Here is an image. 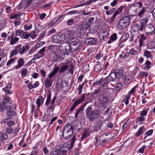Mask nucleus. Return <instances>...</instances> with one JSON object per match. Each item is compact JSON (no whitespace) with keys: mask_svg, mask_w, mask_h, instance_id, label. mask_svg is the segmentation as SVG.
<instances>
[{"mask_svg":"<svg viewBox=\"0 0 155 155\" xmlns=\"http://www.w3.org/2000/svg\"><path fill=\"white\" fill-rule=\"evenodd\" d=\"M122 85L120 83H118L117 84L115 87V89L116 91H119L122 88Z\"/></svg>","mask_w":155,"mask_h":155,"instance_id":"64","label":"nucleus"},{"mask_svg":"<svg viewBox=\"0 0 155 155\" xmlns=\"http://www.w3.org/2000/svg\"><path fill=\"white\" fill-rule=\"evenodd\" d=\"M129 54L132 55H135L137 54V51L133 48H131L129 52Z\"/></svg>","mask_w":155,"mask_h":155,"instance_id":"51","label":"nucleus"},{"mask_svg":"<svg viewBox=\"0 0 155 155\" xmlns=\"http://www.w3.org/2000/svg\"><path fill=\"white\" fill-rule=\"evenodd\" d=\"M117 15L115 14L114 13L112 16L110 18L109 23L110 24H111L113 23V22L114 21V19L115 18Z\"/></svg>","mask_w":155,"mask_h":155,"instance_id":"58","label":"nucleus"},{"mask_svg":"<svg viewBox=\"0 0 155 155\" xmlns=\"http://www.w3.org/2000/svg\"><path fill=\"white\" fill-rule=\"evenodd\" d=\"M73 131L71 130L68 132H62V135L64 138L68 139L70 138L72 136Z\"/></svg>","mask_w":155,"mask_h":155,"instance_id":"17","label":"nucleus"},{"mask_svg":"<svg viewBox=\"0 0 155 155\" xmlns=\"http://www.w3.org/2000/svg\"><path fill=\"white\" fill-rule=\"evenodd\" d=\"M0 138L1 139V140L3 142L8 139V136L7 134L5 133H1L0 134Z\"/></svg>","mask_w":155,"mask_h":155,"instance_id":"32","label":"nucleus"},{"mask_svg":"<svg viewBox=\"0 0 155 155\" xmlns=\"http://www.w3.org/2000/svg\"><path fill=\"white\" fill-rule=\"evenodd\" d=\"M75 140L74 136L71 140L68 141L67 145L60 144L50 152V155H67L68 150L73 148Z\"/></svg>","mask_w":155,"mask_h":155,"instance_id":"1","label":"nucleus"},{"mask_svg":"<svg viewBox=\"0 0 155 155\" xmlns=\"http://www.w3.org/2000/svg\"><path fill=\"white\" fill-rule=\"evenodd\" d=\"M32 148V151L29 155H38V153H39V151L38 148L35 146Z\"/></svg>","mask_w":155,"mask_h":155,"instance_id":"31","label":"nucleus"},{"mask_svg":"<svg viewBox=\"0 0 155 155\" xmlns=\"http://www.w3.org/2000/svg\"><path fill=\"white\" fill-rule=\"evenodd\" d=\"M6 132L8 134H12L13 131V128L11 127H8L6 129Z\"/></svg>","mask_w":155,"mask_h":155,"instance_id":"57","label":"nucleus"},{"mask_svg":"<svg viewBox=\"0 0 155 155\" xmlns=\"http://www.w3.org/2000/svg\"><path fill=\"white\" fill-rule=\"evenodd\" d=\"M101 91V87H99L97 89H95L94 91L91 93V95L94 96L95 95H97V94H99L100 93Z\"/></svg>","mask_w":155,"mask_h":155,"instance_id":"34","label":"nucleus"},{"mask_svg":"<svg viewBox=\"0 0 155 155\" xmlns=\"http://www.w3.org/2000/svg\"><path fill=\"white\" fill-rule=\"evenodd\" d=\"M144 56H145L147 58H150L152 56L151 53L150 52L147 50L144 51Z\"/></svg>","mask_w":155,"mask_h":155,"instance_id":"49","label":"nucleus"},{"mask_svg":"<svg viewBox=\"0 0 155 155\" xmlns=\"http://www.w3.org/2000/svg\"><path fill=\"white\" fill-rule=\"evenodd\" d=\"M51 92H50L49 94L47 95L46 101L45 104V105L46 106H48L51 101Z\"/></svg>","mask_w":155,"mask_h":155,"instance_id":"35","label":"nucleus"},{"mask_svg":"<svg viewBox=\"0 0 155 155\" xmlns=\"http://www.w3.org/2000/svg\"><path fill=\"white\" fill-rule=\"evenodd\" d=\"M98 100L101 104L103 105L112 101L111 93L107 90H102L99 94Z\"/></svg>","mask_w":155,"mask_h":155,"instance_id":"2","label":"nucleus"},{"mask_svg":"<svg viewBox=\"0 0 155 155\" xmlns=\"http://www.w3.org/2000/svg\"><path fill=\"white\" fill-rule=\"evenodd\" d=\"M85 112L86 118L91 122L98 118L100 115L99 110L97 109L93 110L90 106L86 109Z\"/></svg>","mask_w":155,"mask_h":155,"instance_id":"3","label":"nucleus"},{"mask_svg":"<svg viewBox=\"0 0 155 155\" xmlns=\"http://www.w3.org/2000/svg\"><path fill=\"white\" fill-rule=\"evenodd\" d=\"M97 41V39L95 38H87L84 40V43L87 45H96Z\"/></svg>","mask_w":155,"mask_h":155,"instance_id":"9","label":"nucleus"},{"mask_svg":"<svg viewBox=\"0 0 155 155\" xmlns=\"http://www.w3.org/2000/svg\"><path fill=\"white\" fill-rule=\"evenodd\" d=\"M130 18L128 16L123 17L119 20L117 26L120 30H123L127 27L130 24Z\"/></svg>","mask_w":155,"mask_h":155,"instance_id":"4","label":"nucleus"},{"mask_svg":"<svg viewBox=\"0 0 155 155\" xmlns=\"http://www.w3.org/2000/svg\"><path fill=\"white\" fill-rule=\"evenodd\" d=\"M91 132V130L89 129L85 130L84 133L82 135L81 140H82L87 137L89 136Z\"/></svg>","mask_w":155,"mask_h":155,"instance_id":"26","label":"nucleus"},{"mask_svg":"<svg viewBox=\"0 0 155 155\" xmlns=\"http://www.w3.org/2000/svg\"><path fill=\"white\" fill-rule=\"evenodd\" d=\"M97 64L95 65L94 68V71L97 72H100L102 70V68L100 64V63L99 61H97Z\"/></svg>","mask_w":155,"mask_h":155,"instance_id":"27","label":"nucleus"},{"mask_svg":"<svg viewBox=\"0 0 155 155\" xmlns=\"http://www.w3.org/2000/svg\"><path fill=\"white\" fill-rule=\"evenodd\" d=\"M117 38V34L116 33H114L111 35L110 39L108 41L107 43L108 44L111 43L112 41L116 40Z\"/></svg>","mask_w":155,"mask_h":155,"instance_id":"29","label":"nucleus"},{"mask_svg":"<svg viewBox=\"0 0 155 155\" xmlns=\"http://www.w3.org/2000/svg\"><path fill=\"white\" fill-rule=\"evenodd\" d=\"M65 38V35L63 34H56L52 36V39L53 42L58 44L64 41Z\"/></svg>","mask_w":155,"mask_h":155,"instance_id":"5","label":"nucleus"},{"mask_svg":"<svg viewBox=\"0 0 155 155\" xmlns=\"http://www.w3.org/2000/svg\"><path fill=\"white\" fill-rule=\"evenodd\" d=\"M28 70L25 68H22L21 71V75L22 77H25L28 74Z\"/></svg>","mask_w":155,"mask_h":155,"instance_id":"47","label":"nucleus"},{"mask_svg":"<svg viewBox=\"0 0 155 155\" xmlns=\"http://www.w3.org/2000/svg\"><path fill=\"white\" fill-rule=\"evenodd\" d=\"M80 45V43L78 41H72L70 45H69L70 50L73 52L76 51L78 49Z\"/></svg>","mask_w":155,"mask_h":155,"instance_id":"10","label":"nucleus"},{"mask_svg":"<svg viewBox=\"0 0 155 155\" xmlns=\"http://www.w3.org/2000/svg\"><path fill=\"white\" fill-rule=\"evenodd\" d=\"M18 53V52L17 50V49H16V47H15V50H13L10 53V58H11L14 55L17 54Z\"/></svg>","mask_w":155,"mask_h":155,"instance_id":"53","label":"nucleus"},{"mask_svg":"<svg viewBox=\"0 0 155 155\" xmlns=\"http://www.w3.org/2000/svg\"><path fill=\"white\" fill-rule=\"evenodd\" d=\"M35 29L38 32H39L42 30L43 27L42 25H40L39 24L37 23L35 24Z\"/></svg>","mask_w":155,"mask_h":155,"instance_id":"44","label":"nucleus"},{"mask_svg":"<svg viewBox=\"0 0 155 155\" xmlns=\"http://www.w3.org/2000/svg\"><path fill=\"white\" fill-rule=\"evenodd\" d=\"M124 6L121 5L119 8H118L117 11L115 12L114 13L116 15H117L119 14H120L123 11L124 8Z\"/></svg>","mask_w":155,"mask_h":155,"instance_id":"43","label":"nucleus"},{"mask_svg":"<svg viewBox=\"0 0 155 155\" xmlns=\"http://www.w3.org/2000/svg\"><path fill=\"white\" fill-rule=\"evenodd\" d=\"M30 37L29 34L28 33L26 32H24L22 37L21 38L23 39H25L26 40L28 39L29 37Z\"/></svg>","mask_w":155,"mask_h":155,"instance_id":"56","label":"nucleus"},{"mask_svg":"<svg viewBox=\"0 0 155 155\" xmlns=\"http://www.w3.org/2000/svg\"><path fill=\"white\" fill-rule=\"evenodd\" d=\"M137 87V86H135L131 90L129 91L128 94V95H132L133 93L135 91L136 89V88Z\"/></svg>","mask_w":155,"mask_h":155,"instance_id":"61","label":"nucleus"},{"mask_svg":"<svg viewBox=\"0 0 155 155\" xmlns=\"http://www.w3.org/2000/svg\"><path fill=\"white\" fill-rule=\"evenodd\" d=\"M44 99L42 96H39L36 101V103L37 104V108H39L41 105L43 104Z\"/></svg>","mask_w":155,"mask_h":155,"instance_id":"24","label":"nucleus"},{"mask_svg":"<svg viewBox=\"0 0 155 155\" xmlns=\"http://www.w3.org/2000/svg\"><path fill=\"white\" fill-rule=\"evenodd\" d=\"M2 102L4 103V104H5L6 105L8 104V103L9 104H11L12 103V101H10V98L9 97L7 96L3 98V102Z\"/></svg>","mask_w":155,"mask_h":155,"instance_id":"33","label":"nucleus"},{"mask_svg":"<svg viewBox=\"0 0 155 155\" xmlns=\"http://www.w3.org/2000/svg\"><path fill=\"white\" fill-rule=\"evenodd\" d=\"M18 64L15 66L13 69H18L21 68L24 64V61L22 58L19 59L18 61Z\"/></svg>","mask_w":155,"mask_h":155,"instance_id":"20","label":"nucleus"},{"mask_svg":"<svg viewBox=\"0 0 155 155\" xmlns=\"http://www.w3.org/2000/svg\"><path fill=\"white\" fill-rule=\"evenodd\" d=\"M88 103V102H85L83 105L80 107L79 108L76 110L77 111L75 114V117L76 118L78 117L79 113H81L83 111L84 107Z\"/></svg>","mask_w":155,"mask_h":155,"instance_id":"15","label":"nucleus"},{"mask_svg":"<svg viewBox=\"0 0 155 155\" xmlns=\"http://www.w3.org/2000/svg\"><path fill=\"white\" fill-rule=\"evenodd\" d=\"M71 130L74 131L73 126L70 124H67L63 127L62 132H68Z\"/></svg>","mask_w":155,"mask_h":155,"instance_id":"19","label":"nucleus"},{"mask_svg":"<svg viewBox=\"0 0 155 155\" xmlns=\"http://www.w3.org/2000/svg\"><path fill=\"white\" fill-rule=\"evenodd\" d=\"M89 28V25L87 23L83 24L81 27L80 29V32L81 33H84Z\"/></svg>","mask_w":155,"mask_h":155,"instance_id":"30","label":"nucleus"},{"mask_svg":"<svg viewBox=\"0 0 155 155\" xmlns=\"http://www.w3.org/2000/svg\"><path fill=\"white\" fill-rule=\"evenodd\" d=\"M147 48L149 49H155V42H152L149 43L148 45Z\"/></svg>","mask_w":155,"mask_h":155,"instance_id":"45","label":"nucleus"},{"mask_svg":"<svg viewBox=\"0 0 155 155\" xmlns=\"http://www.w3.org/2000/svg\"><path fill=\"white\" fill-rule=\"evenodd\" d=\"M60 56L57 54L55 51H53L51 54V61L53 63L58 61Z\"/></svg>","mask_w":155,"mask_h":155,"instance_id":"14","label":"nucleus"},{"mask_svg":"<svg viewBox=\"0 0 155 155\" xmlns=\"http://www.w3.org/2000/svg\"><path fill=\"white\" fill-rule=\"evenodd\" d=\"M123 69L121 68H117L115 70L114 73L117 76L118 80H119L121 77L123 75Z\"/></svg>","mask_w":155,"mask_h":155,"instance_id":"18","label":"nucleus"},{"mask_svg":"<svg viewBox=\"0 0 155 155\" xmlns=\"http://www.w3.org/2000/svg\"><path fill=\"white\" fill-rule=\"evenodd\" d=\"M106 78L110 82L114 81L117 79H118L117 76L114 72H111L109 75Z\"/></svg>","mask_w":155,"mask_h":155,"instance_id":"16","label":"nucleus"},{"mask_svg":"<svg viewBox=\"0 0 155 155\" xmlns=\"http://www.w3.org/2000/svg\"><path fill=\"white\" fill-rule=\"evenodd\" d=\"M52 81L51 79L47 78L46 81H45V87L47 88H49L52 84Z\"/></svg>","mask_w":155,"mask_h":155,"instance_id":"28","label":"nucleus"},{"mask_svg":"<svg viewBox=\"0 0 155 155\" xmlns=\"http://www.w3.org/2000/svg\"><path fill=\"white\" fill-rule=\"evenodd\" d=\"M81 125L80 124L77 123L76 124L74 125V127L73 126V130H77L78 132H79L80 131V130H81Z\"/></svg>","mask_w":155,"mask_h":155,"instance_id":"40","label":"nucleus"},{"mask_svg":"<svg viewBox=\"0 0 155 155\" xmlns=\"http://www.w3.org/2000/svg\"><path fill=\"white\" fill-rule=\"evenodd\" d=\"M68 65H64L62 67H61L60 69L59 73L60 74L62 73V72H64L65 70H66L68 68Z\"/></svg>","mask_w":155,"mask_h":155,"instance_id":"46","label":"nucleus"},{"mask_svg":"<svg viewBox=\"0 0 155 155\" xmlns=\"http://www.w3.org/2000/svg\"><path fill=\"white\" fill-rule=\"evenodd\" d=\"M56 99V96H54V97L51 100V104L48 107V109L50 110H51L52 109H54V105L55 103V101Z\"/></svg>","mask_w":155,"mask_h":155,"instance_id":"36","label":"nucleus"},{"mask_svg":"<svg viewBox=\"0 0 155 155\" xmlns=\"http://www.w3.org/2000/svg\"><path fill=\"white\" fill-rule=\"evenodd\" d=\"M134 6H136V7H138V8H141L143 6L142 2H140L135 3V4L134 5Z\"/></svg>","mask_w":155,"mask_h":155,"instance_id":"62","label":"nucleus"},{"mask_svg":"<svg viewBox=\"0 0 155 155\" xmlns=\"http://www.w3.org/2000/svg\"><path fill=\"white\" fill-rule=\"evenodd\" d=\"M30 46L26 44L25 45L22 46L21 45H19L16 46V49L20 54H23L27 52L29 49Z\"/></svg>","mask_w":155,"mask_h":155,"instance_id":"6","label":"nucleus"},{"mask_svg":"<svg viewBox=\"0 0 155 155\" xmlns=\"http://www.w3.org/2000/svg\"><path fill=\"white\" fill-rule=\"evenodd\" d=\"M7 105L2 102L0 103V111L2 112L6 109V110Z\"/></svg>","mask_w":155,"mask_h":155,"instance_id":"41","label":"nucleus"},{"mask_svg":"<svg viewBox=\"0 0 155 155\" xmlns=\"http://www.w3.org/2000/svg\"><path fill=\"white\" fill-rule=\"evenodd\" d=\"M19 38L17 37L13 38L10 41V44L11 45H14L19 40Z\"/></svg>","mask_w":155,"mask_h":155,"instance_id":"50","label":"nucleus"},{"mask_svg":"<svg viewBox=\"0 0 155 155\" xmlns=\"http://www.w3.org/2000/svg\"><path fill=\"white\" fill-rule=\"evenodd\" d=\"M85 82H84L81 84H80L78 87V90L79 91V94H81L82 92L83 87L85 84Z\"/></svg>","mask_w":155,"mask_h":155,"instance_id":"55","label":"nucleus"},{"mask_svg":"<svg viewBox=\"0 0 155 155\" xmlns=\"http://www.w3.org/2000/svg\"><path fill=\"white\" fill-rule=\"evenodd\" d=\"M22 14L19 12L17 14H15L12 13L10 15V18L11 19L16 18L17 19H20V17L22 15Z\"/></svg>","mask_w":155,"mask_h":155,"instance_id":"25","label":"nucleus"},{"mask_svg":"<svg viewBox=\"0 0 155 155\" xmlns=\"http://www.w3.org/2000/svg\"><path fill=\"white\" fill-rule=\"evenodd\" d=\"M147 36L143 34H140V40L139 42V47H141L144 45L145 42L147 41Z\"/></svg>","mask_w":155,"mask_h":155,"instance_id":"13","label":"nucleus"},{"mask_svg":"<svg viewBox=\"0 0 155 155\" xmlns=\"http://www.w3.org/2000/svg\"><path fill=\"white\" fill-rule=\"evenodd\" d=\"M153 25L151 24H149L146 25L144 28V31L146 34L150 36L153 35H155Z\"/></svg>","mask_w":155,"mask_h":155,"instance_id":"7","label":"nucleus"},{"mask_svg":"<svg viewBox=\"0 0 155 155\" xmlns=\"http://www.w3.org/2000/svg\"><path fill=\"white\" fill-rule=\"evenodd\" d=\"M103 81L102 87L103 88H104V89H105V90H106V89L108 88V84L110 82L106 77L103 78Z\"/></svg>","mask_w":155,"mask_h":155,"instance_id":"23","label":"nucleus"},{"mask_svg":"<svg viewBox=\"0 0 155 155\" xmlns=\"http://www.w3.org/2000/svg\"><path fill=\"white\" fill-rule=\"evenodd\" d=\"M53 4V2H50L46 4L41 7V8L42 9H45V8L50 7Z\"/></svg>","mask_w":155,"mask_h":155,"instance_id":"59","label":"nucleus"},{"mask_svg":"<svg viewBox=\"0 0 155 155\" xmlns=\"http://www.w3.org/2000/svg\"><path fill=\"white\" fill-rule=\"evenodd\" d=\"M10 105L8 104L6 105V110H11V109L13 110L14 108L15 109L16 108V104H11Z\"/></svg>","mask_w":155,"mask_h":155,"instance_id":"48","label":"nucleus"},{"mask_svg":"<svg viewBox=\"0 0 155 155\" xmlns=\"http://www.w3.org/2000/svg\"><path fill=\"white\" fill-rule=\"evenodd\" d=\"M37 33L35 31H33L30 33V37H31L32 39H34L38 35Z\"/></svg>","mask_w":155,"mask_h":155,"instance_id":"52","label":"nucleus"},{"mask_svg":"<svg viewBox=\"0 0 155 155\" xmlns=\"http://www.w3.org/2000/svg\"><path fill=\"white\" fill-rule=\"evenodd\" d=\"M103 55L104 54L103 53H102L101 52H100L96 54L95 56V58L97 60H98L101 58L102 57Z\"/></svg>","mask_w":155,"mask_h":155,"instance_id":"54","label":"nucleus"},{"mask_svg":"<svg viewBox=\"0 0 155 155\" xmlns=\"http://www.w3.org/2000/svg\"><path fill=\"white\" fill-rule=\"evenodd\" d=\"M65 35L67 37V38L69 41L74 39V36L73 33L71 31L69 30L66 31Z\"/></svg>","mask_w":155,"mask_h":155,"instance_id":"22","label":"nucleus"},{"mask_svg":"<svg viewBox=\"0 0 155 155\" xmlns=\"http://www.w3.org/2000/svg\"><path fill=\"white\" fill-rule=\"evenodd\" d=\"M103 78H101L98 81H96L95 82H94L93 84V86L94 87H95L96 86H99L103 82Z\"/></svg>","mask_w":155,"mask_h":155,"instance_id":"38","label":"nucleus"},{"mask_svg":"<svg viewBox=\"0 0 155 155\" xmlns=\"http://www.w3.org/2000/svg\"><path fill=\"white\" fill-rule=\"evenodd\" d=\"M146 11V8L145 7H143L142 9L140 11H139L138 13V16L139 17H141L143 15V14Z\"/></svg>","mask_w":155,"mask_h":155,"instance_id":"42","label":"nucleus"},{"mask_svg":"<svg viewBox=\"0 0 155 155\" xmlns=\"http://www.w3.org/2000/svg\"><path fill=\"white\" fill-rule=\"evenodd\" d=\"M24 32L23 31L21 30H18L15 32V35L17 36H19L21 38Z\"/></svg>","mask_w":155,"mask_h":155,"instance_id":"39","label":"nucleus"},{"mask_svg":"<svg viewBox=\"0 0 155 155\" xmlns=\"http://www.w3.org/2000/svg\"><path fill=\"white\" fill-rule=\"evenodd\" d=\"M146 66L145 67V69H149L151 67V63L149 61H147L145 63Z\"/></svg>","mask_w":155,"mask_h":155,"instance_id":"60","label":"nucleus"},{"mask_svg":"<svg viewBox=\"0 0 155 155\" xmlns=\"http://www.w3.org/2000/svg\"><path fill=\"white\" fill-rule=\"evenodd\" d=\"M59 69V68L58 66L54 67L53 71L48 74L47 78H48L50 79L51 77L54 76L58 72Z\"/></svg>","mask_w":155,"mask_h":155,"instance_id":"21","label":"nucleus"},{"mask_svg":"<svg viewBox=\"0 0 155 155\" xmlns=\"http://www.w3.org/2000/svg\"><path fill=\"white\" fill-rule=\"evenodd\" d=\"M144 119L145 117L143 116H141L137 118L136 121H137V123H139L142 121H144Z\"/></svg>","mask_w":155,"mask_h":155,"instance_id":"63","label":"nucleus"},{"mask_svg":"<svg viewBox=\"0 0 155 155\" xmlns=\"http://www.w3.org/2000/svg\"><path fill=\"white\" fill-rule=\"evenodd\" d=\"M30 1V0H22L18 6V10H20L22 8H27L31 4Z\"/></svg>","mask_w":155,"mask_h":155,"instance_id":"11","label":"nucleus"},{"mask_svg":"<svg viewBox=\"0 0 155 155\" xmlns=\"http://www.w3.org/2000/svg\"><path fill=\"white\" fill-rule=\"evenodd\" d=\"M148 21V19L147 18L142 19L140 22V27L138 28V31L143 30Z\"/></svg>","mask_w":155,"mask_h":155,"instance_id":"12","label":"nucleus"},{"mask_svg":"<svg viewBox=\"0 0 155 155\" xmlns=\"http://www.w3.org/2000/svg\"><path fill=\"white\" fill-rule=\"evenodd\" d=\"M16 114V112L13 110H10L6 114L7 116L9 117H13Z\"/></svg>","mask_w":155,"mask_h":155,"instance_id":"37","label":"nucleus"},{"mask_svg":"<svg viewBox=\"0 0 155 155\" xmlns=\"http://www.w3.org/2000/svg\"><path fill=\"white\" fill-rule=\"evenodd\" d=\"M85 95L86 94L84 93L82 94L81 98L79 99L76 100L75 101L73 105H72L71 107L70 108L69 111H72L75 108L77 105L83 102L85 100Z\"/></svg>","mask_w":155,"mask_h":155,"instance_id":"8","label":"nucleus"}]
</instances>
